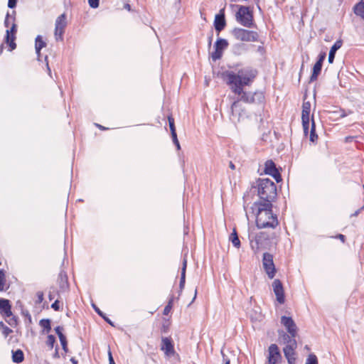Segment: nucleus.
Masks as SVG:
<instances>
[{"label":"nucleus","mask_w":364,"mask_h":364,"mask_svg":"<svg viewBox=\"0 0 364 364\" xmlns=\"http://www.w3.org/2000/svg\"><path fill=\"white\" fill-rule=\"evenodd\" d=\"M257 191L262 201L271 202L277 196L276 186L269 178H259L257 181Z\"/></svg>","instance_id":"4"},{"label":"nucleus","mask_w":364,"mask_h":364,"mask_svg":"<svg viewBox=\"0 0 364 364\" xmlns=\"http://www.w3.org/2000/svg\"><path fill=\"white\" fill-rule=\"evenodd\" d=\"M44 294L43 291H38L37 293V299L35 301V311L36 312H40L41 311V309L44 307L45 304H43L42 306H38V305H41V303L43 301Z\"/></svg>","instance_id":"25"},{"label":"nucleus","mask_w":364,"mask_h":364,"mask_svg":"<svg viewBox=\"0 0 364 364\" xmlns=\"http://www.w3.org/2000/svg\"><path fill=\"white\" fill-rule=\"evenodd\" d=\"M168 120L169 127H170V129L171 132V135H175L176 133V129H175V126H174V119L172 117L169 116L168 117Z\"/></svg>","instance_id":"32"},{"label":"nucleus","mask_w":364,"mask_h":364,"mask_svg":"<svg viewBox=\"0 0 364 364\" xmlns=\"http://www.w3.org/2000/svg\"><path fill=\"white\" fill-rule=\"evenodd\" d=\"M124 8L128 11H130L131 10V6L129 4H126L124 6Z\"/></svg>","instance_id":"52"},{"label":"nucleus","mask_w":364,"mask_h":364,"mask_svg":"<svg viewBox=\"0 0 364 364\" xmlns=\"http://www.w3.org/2000/svg\"><path fill=\"white\" fill-rule=\"evenodd\" d=\"M343 45V42L341 40L337 41L331 48L329 54H328V61L329 63H333L335 58V55L336 51L341 48Z\"/></svg>","instance_id":"22"},{"label":"nucleus","mask_w":364,"mask_h":364,"mask_svg":"<svg viewBox=\"0 0 364 364\" xmlns=\"http://www.w3.org/2000/svg\"><path fill=\"white\" fill-rule=\"evenodd\" d=\"M55 299V296L53 295L51 293L49 294V299L53 300Z\"/></svg>","instance_id":"59"},{"label":"nucleus","mask_w":364,"mask_h":364,"mask_svg":"<svg viewBox=\"0 0 364 364\" xmlns=\"http://www.w3.org/2000/svg\"><path fill=\"white\" fill-rule=\"evenodd\" d=\"M11 326H15L17 324V319L15 316H12L9 320L6 321Z\"/></svg>","instance_id":"41"},{"label":"nucleus","mask_w":364,"mask_h":364,"mask_svg":"<svg viewBox=\"0 0 364 364\" xmlns=\"http://www.w3.org/2000/svg\"><path fill=\"white\" fill-rule=\"evenodd\" d=\"M256 75L255 70L244 68L237 70L224 71L222 73V78L232 92L240 96V100L246 103H255L262 101L263 93L246 92L243 90V87L251 85Z\"/></svg>","instance_id":"1"},{"label":"nucleus","mask_w":364,"mask_h":364,"mask_svg":"<svg viewBox=\"0 0 364 364\" xmlns=\"http://www.w3.org/2000/svg\"><path fill=\"white\" fill-rule=\"evenodd\" d=\"M0 314L6 318H10L13 316L9 300L0 299Z\"/></svg>","instance_id":"19"},{"label":"nucleus","mask_w":364,"mask_h":364,"mask_svg":"<svg viewBox=\"0 0 364 364\" xmlns=\"http://www.w3.org/2000/svg\"><path fill=\"white\" fill-rule=\"evenodd\" d=\"M338 237L341 240H342L343 242H344L345 236H344L343 235L340 234V235H338Z\"/></svg>","instance_id":"53"},{"label":"nucleus","mask_w":364,"mask_h":364,"mask_svg":"<svg viewBox=\"0 0 364 364\" xmlns=\"http://www.w3.org/2000/svg\"><path fill=\"white\" fill-rule=\"evenodd\" d=\"M354 12L364 19V0L357 4L354 8Z\"/></svg>","instance_id":"27"},{"label":"nucleus","mask_w":364,"mask_h":364,"mask_svg":"<svg viewBox=\"0 0 364 364\" xmlns=\"http://www.w3.org/2000/svg\"><path fill=\"white\" fill-rule=\"evenodd\" d=\"M70 361L72 362L73 364H77V361L73 358L70 359Z\"/></svg>","instance_id":"58"},{"label":"nucleus","mask_w":364,"mask_h":364,"mask_svg":"<svg viewBox=\"0 0 364 364\" xmlns=\"http://www.w3.org/2000/svg\"><path fill=\"white\" fill-rule=\"evenodd\" d=\"M1 330H2V333L4 335L5 337L8 336L12 332V330L6 326H4L1 328Z\"/></svg>","instance_id":"38"},{"label":"nucleus","mask_w":364,"mask_h":364,"mask_svg":"<svg viewBox=\"0 0 364 364\" xmlns=\"http://www.w3.org/2000/svg\"><path fill=\"white\" fill-rule=\"evenodd\" d=\"M229 166L231 169L234 170L235 168V165L232 164V162H230Z\"/></svg>","instance_id":"56"},{"label":"nucleus","mask_w":364,"mask_h":364,"mask_svg":"<svg viewBox=\"0 0 364 364\" xmlns=\"http://www.w3.org/2000/svg\"><path fill=\"white\" fill-rule=\"evenodd\" d=\"M186 268V260L185 259L183 263L181 277V281H180L181 288H183L184 286V284H185Z\"/></svg>","instance_id":"31"},{"label":"nucleus","mask_w":364,"mask_h":364,"mask_svg":"<svg viewBox=\"0 0 364 364\" xmlns=\"http://www.w3.org/2000/svg\"><path fill=\"white\" fill-rule=\"evenodd\" d=\"M262 267L269 279H273L276 274L272 255L265 252L262 257Z\"/></svg>","instance_id":"7"},{"label":"nucleus","mask_w":364,"mask_h":364,"mask_svg":"<svg viewBox=\"0 0 364 364\" xmlns=\"http://www.w3.org/2000/svg\"><path fill=\"white\" fill-rule=\"evenodd\" d=\"M15 19V18H10L9 13L7 12L5 20H4V26L6 28H9L10 25H12V20Z\"/></svg>","instance_id":"36"},{"label":"nucleus","mask_w":364,"mask_h":364,"mask_svg":"<svg viewBox=\"0 0 364 364\" xmlns=\"http://www.w3.org/2000/svg\"><path fill=\"white\" fill-rule=\"evenodd\" d=\"M311 103L309 102H304L302 105L301 120L304 132L307 134L309 128Z\"/></svg>","instance_id":"11"},{"label":"nucleus","mask_w":364,"mask_h":364,"mask_svg":"<svg viewBox=\"0 0 364 364\" xmlns=\"http://www.w3.org/2000/svg\"><path fill=\"white\" fill-rule=\"evenodd\" d=\"M272 288L276 296L277 301L279 304L284 303V292L282 282L279 279H274L272 282Z\"/></svg>","instance_id":"16"},{"label":"nucleus","mask_w":364,"mask_h":364,"mask_svg":"<svg viewBox=\"0 0 364 364\" xmlns=\"http://www.w3.org/2000/svg\"><path fill=\"white\" fill-rule=\"evenodd\" d=\"M194 296H195V297L196 296V291H195Z\"/></svg>","instance_id":"63"},{"label":"nucleus","mask_w":364,"mask_h":364,"mask_svg":"<svg viewBox=\"0 0 364 364\" xmlns=\"http://www.w3.org/2000/svg\"><path fill=\"white\" fill-rule=\"evenodd\" d=\"M281 323L286 328L288 333L296 336L297 326L291 317L283 316L281 318Z\"/></svg>","instance_id":"15"},{"label":"nucleus","mask_w":364,"mask_h":364,"mask_svg":"<svg viewBox=\"0 0 364 364\" xmlns=\"http://www.w3.org/2000/svg\"><path fill=\"white\" fill-rule=\"evenodd\" d=\"M264 172L266 174L272 176L277 182H279L282 180L281 176L275 167V164L272 161H267L265 163Z\"/></svg>","instance_id":"18"},{"label":"nucleus","mask_w":364,"mask_h":364,"mask_svg":"<svg viewBox=\"0 0 364 364\" xmlns=\"http://www.w3.org/2000/svg\"><path fill=\"white\" fill-rule=\"evenodd\" d=\"M6 284V272L1 269H0V291H6L9 289V287L5 288Z\"/></svg>","instance_id":"28"},{"label":"nucleus","mask_w":364,"mask_h":364,"mask_svg":"<svg viewBox=\"0 0 364 364\" xmlns=\"http://www.w3.org/2000/svg\"><path fill=\"white\" fill-rule=\"evenodd\" d=\"M235 16L236 20L242 26L248 28L252 26L253 17L249 7L240 6Z\"/></svg>","instance_id":"5"},{"label":"nucleus","mask_w":364,"mask_h":364,"mask_svg":"<svg viewBox=\"0 0 364 364\" xmlns=\"http://www.w3.org/2000/svg\"><path fill=\"white\" fill-rule=\"evenodd\" d=\"M47 70L50 72V69L48 65H47Z\"/></svg>","instance_id":"62"},{"label":"nucleus","mask_w":364,"mask_h":364,"mask_svg":"<svg viewBox=\"0 0 364 364\" xmlns=\"http://www.w3.org/2000/svg\"><path fill=\"white\" fill-rule=\"evenodd\" d=\"M221 14H217L215 16L214 20V26L215 30L219 33L220 32L225 26V16L223 12V10L220 11Z\"/></svg>","instance_id":"21"},{"label":"nucleus","mask_w":364,"mask_h":364,"mask_svg":"<svg viewBox=\"0 0 364 364\" xmlns=\"http://www.w3.org/2000/svg\"><path fill=\"white\" fill-rule=\"evenodd\" d=\"M231 109V119L234 122H240L245 116V112L242 107V105L240 103V100H236L232 103Z\"/></svg>","instance_id":"12"},{"label":"nucleus","mask_w":364,"mask_h":364,"mask_svg":"<svg viewBox=\"0 0 364 364\" xmlns=\"http://www.w3.org/2000/svg\"><path fill=\"white\" fill-rule=\"evenodd\" d=\"M39 324L42 328L43 331H46V318H41L39 321Z\"/></svg>","instance_id":"45"},{"label":"nucleus","mask_w":364,"mask_h":364,"mask_svg":"<svg viewBox=\"0 0 364 364\" xmlns=\"http://www.w3.org/2000/svg\"><path fill=\"white\" fill-rule=\"evenodd\" d=\"M326 53H321L318 56V60H317V62H320V63L323 64V62L326 58Z\"/></svg>","instance_id":"44"},{"label":"nucleus","mask_w":364,"mask_h":364,"mask_svg":"<svg viewBox=\"0 0 364 364\" xmlns=\"http://www.w3.org/2000/svg\"><path fill=\"white\" fill-rule=\"evenodd\" d=\"M44 47H46V41L43 39L42 36L38 35L35 39V51L37 55V60L41 63L43 61L41 50Z\"/></svg>","instance_id":"20"},{"label":"nucleus","mask_w":364,"mask_h":364,"mask_svg":"<svg viewBox=\"0 0 364 364\" xmlns=\"http://www.w3.org/2000/svg\"><path fill=\"white\" fill-rule=\"evenodd\" d=\"M318 138V136L315 134V123L313 117L311 118V127L310 131V140L314 142Z\"/></svg>","instance_id":"30"},{"label":"nucleus","mask_w":364,"mask_h":364,"mask_svg":"<svg viewBox=\"0 0 364 364\" xmlns=\"http://www.w3.org/2000/svg\"><path fill=\"white\" fill-rule=\"evenodd\" d=\"M47 322V331L50 329V321L48 319L46 320Z\"/></svg>","instance_id":"57"},{"label":"nucleus","mask_w":364,"mask_h":364,"mask_svg":"<svg viewBox=\"0 0 364 364\" xmlns=\"http://www.w3.org/2000/svg\"><path fill=\"white\" fill-rule=\"evenodd\" d=\"M172 138H173V143L176 146L177 149L179 150L181 149V146H180L179 141L177 139L176 134L175 135H172Z\"/></svg>","instance_id":"42"},{"label":"nucleus","mask_w":364,"mask_h":364,"mask_svg":"<svg viewBox=\"0 0 364 364\" xmlns=\"http://www.w3.org/2000/svg\"><path fill=\"white\" fill-rule=\"evenodd\" d=\"M282 360L278 346L271 344L268 348L267 364H279Z\"/></svg>","instance_id":"9"},{"label":"nucleus","mask_w":364,"mask_h":364,"mask_svg":"<svg viewBox=\"0 0 364 364\" xmlns=\"http://www.w3.org/2000/svg\"><path fill=\"white\" fill-rule=\"evenodd\" d=\"M360 213V210H356L353 214L350 215V217L357 216Z\"/></svg>","instance_id":"55"},{"label":"nucleus","mask_w":364,"mask_h":364,"mask_svg":"<svg viewBox=\"0 0 364 364\" xmlns=\"http://www.w3.org/2000/svg\"><path fill=\"white\" fill-rule=\"evenodd\" d=\"M171 308H172L171 301H170L168 302V304L165 306V308L164 309V315H168V313L170 312Z\"/></svg>","instance_id":"40"},{"label":"nucleus","mask_w":364,"mask_h":364,"mask_svg":"<svg viewBox=\"0 0 364 364\" xmlns=\"http://www.w3.org/2000/svg\"><path fill=\"white\" fill-rule=\"evenodd\" d=\"M55 341V338L53 336L50 335L47 336V344L50 346L51 348L53 347V344Z\"/></svg>","instance_id":"37"},{"label":"nucleus","mask_w":364,"mask_h":364,"mask_svg":"<svg viewBox=\"0 0 364 364\" xmlns=\"http://www.w3.org/2000/svg\"><path fill=\"white\" fill-rule=\"evenodd\" d=\"M161 350L164 351L166 358L178 357V354L174 350L173 344L170 338H162Z\"/></svg>","instance_id":"8"},{"label":"nucleus","mask_w":364,"mask_h":364,"mask_svg":"<svg viewBox=\"0 0 364 364\" xmlns=\"http://www.w3.org/2000/svg\"><path fill=\"white\" fill-rule=\"evenodd\" d=\"M66 25V16L65 14H63L55 21V36L56 40L62 39Z\"/></svg>","instance_id":"14"},{"label":"nucleus","mask_w":364,"mask_h":364,"mask_svg":"<svg viewBox=\"0 0 364 364\" xmlns=\"http://www.w3.org/2000/svg\"><path fill=\"white\" fill-rule=\"evenodd\" d=\"M322 68V64L320 62H316L313 68V73L311 76V81H314L317 79Z\"/></svg>","instance_id":"26"},{"label":"nucleus","mask_w":364,"mask_h":364,"mask_svg":"<svg viewBox=\"0 0 364 364\" xmlns=\"http://www.w3.org/2000/svg\"><path fill=\"white\" fill-rule=\"evenodd\" d=\"M60 277V279L62 282L63 281H65L66 280V275L64 272H61L59 274Z\"/></svg>","instance_id":"49"},{"label":"nucleus","mask_w":364,"mask_h":364,"mask_svg":"<svg viewBox=\"0 0 364 364\" xmlns=\"http://www.w3.org/2000/svg\"><path fill=\"white\" fill-rule=\"evenodd\" d=\"M24 360L23 352L21 349L12 351V361L15 363H21Z\"/></svg>","instance_id":"24"},{"label":"nucleus","mask_w":364,"mask_h":364,"mask_svg":"<svg viewBox=\"0 0 364 364\" xmlns=\"http://www.w3.org/2000/svg\"><path fill=\"white\" fill-rule=\"evenodd\" d=\"M5 326L6 325L2 321H0V329H1Z\"/></svg>","instance_id":"60"},{"label":"nucleus","mask_w":364,"mask_h":364,"mask_svg":"<svg viewBox=\"0 0 364 364\" xmlns=\"http://www.w3.org/2000/svg\"><path fill=\"white\" fill-rule=\"evenodd\" d=\"M109 364H115L110 351L109 352Z\"/></svg>","instance_id":"50"},{"label":"nucleus","mask_w":364,"mask_h":364,"mask_svg":"<svg viewBox=\"0 0 364 364\" xmlns=\"http://www.w3.org/2000/svg\"><path fill=\"white\" fill-rule=\"evenodd\" d=\"M228 46V42L223 38H218L214 46L215 51L212 53L213 60L220 59L222 57L223 52Z\"/></svg>","instance_id":"13"},{"label":"nucleus","mask_w":364,"mask_h":364,"mask_svg":"<svg viewBox=\"0 0 364 364\" xmlns=\"http://www.w3.org/2000/svg\"><path fill=\"white\" fill-rule=\"evenodd\" d=\"M16 3H17V0H9L8 7L10 9H14L16 7Z\"/></svg>","instance_id":"43"},{"label":"nucleus","mask_w":364,"mask_h":364,"mask_svg":"<svg viewBox=\"0 0 364 364\" xmlns=\"http://www.w3.org/2000/svg\"><path fill=\"white\" fill-rule=\"evenodd\" d=\"M318 360L315 355L311 354L308 356L306 364H317Z\"/></svg>","instance_id":"34"},{"label":"nucleus","mask_w":364,"mask_h":364,"mask_svg":"<svg viewBox=\"0 0 364 364\" xmlns=\"http://www.w3.org/2000/svg\"><path fill=\"white\" fill-rule=\"evenodd\" d=\"M230 240L235 247L239 248L240 247V241L235 229L230 236Z\"/></svg>","instance_id":"29"},{"label":"nucleus","mask_w":364,"mask_h":364,"mask_svg":"<svg viewBox=\"0 0 364 364\" xmlns=\"http://www.w3.org/2000/svg\"><path fill=\"white\" fill-rule=\"evenodd\" d=\"M4 48V44L2 43L0 45V55L3 53Z\"/></svg>","instance_id":"54"},{"label":"nucleus","mask_w":364,"mask_h":364,"mask_svg":"<svg viewBox=\"0 0 364 364\" xmlns=\"http://www.w3.org/2000/svg\"><path fill=\"white\" fill-rule=\"evenodd\" d=\"M93 309L95 310V311L101 316L104 317L103 316V314L102 312L100 310V309L98 307L96 306L95 304H92Z\"/></svg>","instance_id":"46"},{"label":"nucleus","mask_w":364,"mask_h":364,"mask_svg":"<svg viewBox=\"0 0 364 364\" xmlns=\"http://www.w3.org/2000/svg\"><path fill=\"white\" fill-rule=\"evenodd\" d=\"M272 208V204L269 201L254 203L252 209L256 215V225L258 228H274L278 225L277 218L273 214Z\"/></svg>","instance_id":"2"},{"label":"nucleus","mask_w":364,"mask_h":364,"mask_svg":"<svg viewBox=\"0 0 364 364\" xmlns=\"http://www.w3.org/2000/svg\"><path fill=\"white\" fill-rule=\"evenodd\" d=\"M89 5L92 8H97L99 6V0H88Z\"/></svg>","instance_id":"39"},{"label":"nucleus","mask_w":364,"mask_h":364,"mask_svg":"<svg viewBox=\"0 0 364 364\" xmlns=\"http://www.w3.org/2000/svg\"><path fill=\"white\" fill-rule=\"evenodd\" d=\"M274 237L275 235L274 232L266 231H261L258 233L250 232L248 235L250 247L255 252L269 245V242L274 239Z\"/></svg>","instance_id":"3"},{"label":"nucleus","mask_w":364,"mask_h":364,"mask_svg":"<svg viewBox=\"0 0 364 364\" xmlns=\"http://www.w3.org/2000/svg\"><path fill=\"white\" fill-rule=\"evenodd\" d=\"M63 307V302L60 301L58 299L51 304V308L55 311H59Z\"/></svg>","instance_id":"33"},{"label":"nucleus","mask_w":364,"mask_h":364,"mask_svg":"<svg viewBox=\"0 0 364 364\" xmlns=\"http://www.w3.org/2000/svg\"><path fill=\"white\" fill-rule=\"evenodd\" d=\"M296 342H291V344L287 345L284 349V355L289 363V364H294L296 358H295V349L296 348Z\"/></svg>","instance_id":"17"},{"label":"nucleus","mask_w":364,"mask_h":364,"mask_svg":"<svg viewBox=\"0 0 364 364\" xmlns=\"http://www.w3.org/2000/svg\"><path fill=\"white\" fill-rule=\"evenodd\" d=\"M23 314L25 315V316H26L28 318L29 322H31V316L29 312L28 311H26V313L23 312Z\"/></svg>","instance_id":"51"},{"label":"nucleus","mask_w":364,"mask_h":364,"mask_svg":"<svg viewBox=\"0 0 364 364\" xmlns=\"http://www.w3.org/2000/svg\"><path fill=\"white\" fill-rule=\"evenodd\" d=\"M17 32L16 25L14 23V18L12 20V25L10 29L6 31L5 42L9 45L10 50H13L16 48L15 43L16 33Z\"/></svg>","instance_id":"10"},{"label":"nucleus","mask_w":364,"mask_h":364,"mask_svg":"<svg viewBox=\"0 0 364 364\" xmlns=\"http://www.w3.org/2000/svg\"><path fill=\"white\" fill-rule=\"evenodd\" d=\"M232 33L236 39L241 41L254 42L257 38V35L255 32L243 28H235Z\"/></svg>","instance_id":"6"},{"label":"nucleus","mask_w":364,"mask_h":364,"mask_svg":"<svg viewBox=\"0 0 364 364\" xmlns=\"http://www.w3.org/2000/svg\"><path fill=\"white\" fill-rule=\"evenodd\" d=\"M55 332L58 334V337H60V333H63V328L60 326L55 328Z\"/></svg>","instance_id":"47"},{"label":"nucleus","mask_w":364,"mask_h":364,"mask_svg":"<svg viewBox=\"0 0 364 364\" xmlns=\"http://www.w3.org/2000/svg\"><path fill=\"white\" fill-rule=\"evenodd\" d=\"M60 343L62 345V347L63 350L66 352L67 351V341L65 336L63 335V333H60L59 337Z\"/></svg>","instance_id":"35"},{"label":"nucleus","mask_w":364,"mask_h":364,"mask_svg":"<svg viewBox=\"0 0 364 364\" xmlns=\"http://www.w3.org/2000/svg\"><path fill=\"white\" fill-rule=\"evenodd\" d=\"M107 322H109L110 324H112L111 321L107 318H105Z\"/></svg>","instance_id":"61"},{"label":"nucleus","mask_w":364,"mask_h":364,"mask_svg":"<svg viewBox=\"0 0 364 364\" xmlns=\"http://www.w3.org/2000/svg\"><path fill=\"white\" fill-rule=\"evenodd\" d=\"M221 354L223 355V360L225 362V364H230V360L225 357V354L223 353V350L221 351Z\"/></svg>","instance_id":"48"},{"label":"nucleus","mask_w":364,"mask_h":364,"mask_svg":"<svg viewBox=\"0 0 364 364\" xmlns=\"http://www.w3.org/2000/svg\"><path fill=\"white\" fill-rule=\"evenodd\" d=\"M279 333V338H280L282 342L284 344H285L286 346L289 345V344H291V342H296L295 340L296 336H292L290 333L287 334L284 331H281Z\"/></svg>","instance_id":"23"}]
</instances>
